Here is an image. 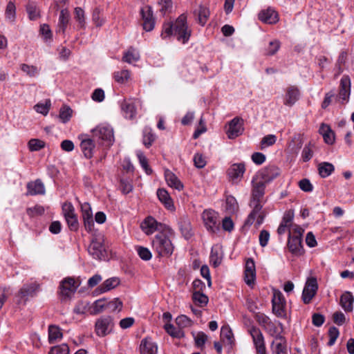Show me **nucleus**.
<instances>
[{
    "instance_id": "57",
    "label": "nucleus",
    "mask_w": 354,
    "mask_h": 354,
    "mask_svg": "<svg viewBox=\"0 0 354 354\" xmlns=\"http://www.w3.org/2000/svg\"><path fill=\"white\" fill-rule=\"evenodd\" d=\"M256 321L263 328L266 327L272 321L263 313H258L254 316Z\"/></svg>"
},
{
    "instance_id": "20",
    "label": "nucleus",
    "mask_w": 354,
    "mask_h": 354,
    "mask_svg": "<svg viewBox=\"0 0 354 354\" xmlns=\"http://www.w3.org/2000/svg\"><path fill=\"white\" fill-rule=\"evenodd\" d=\"M259 19L270 24H276L279 20L277 12L271 8L261 10L259 14Z\"/></svg>"
},
{
    "instance_id": "32",
    "label": "nucleus",
    "mask_w": 354,
    "mask_h": 354,
    "mask_svg": "<svg viewBox=\"0 0 354 354\" xmlns=\"http://www.w3.org/2000/svg\"><path fill=\"white\" fill-rule=\"evenodd\" d=\"M38 286L35 283L26 284L19 291L18 296L26 300L28 297H33L36 295Z\"/></svg>"
},
{
    "instance_id": "61",
    "label": "nucleus",
    "mask_w": 354,
    "mask_h": 354,
    "mask_svg": "<svg viewBox=\"0 0 354 354\" xmlns=\"http://www.w3.org/2000/svg\"><path fill=\"white\" fill-rule=\"evenodd\" d=\"M107 309H110L111 311L118 310H121L122 307V302L118 299L115 298L112 301H107Z\"/></svg>"
},
{
    "instance_id": "1",
    "label": "nucleus",
    "mask_w": 354,
    "mask_h": 354,
    "mask_svg": "<svg viewBox=\"0 0 354 354\" xmlns=\"http://www.w3.org/2000/svg\"><path fill=\"white\" fill-rule=\"evenodd\" d=\"M279 169L274 166L265 168L261 172V179L258 176L252 180V199L250 205L252 207L245 225H252L256 221V225L260 226L264 220L266 213L262 210V200L265 194L266 183L279 176Z\"/></svg>"
},
{
    "instance_id": "52",
    "label": "nucleus",
    "mask_w": 354,
    "mask_h": 354,
    "mask_svg": "<svg viewBox=\"0 0 354 354\" xmlns=\"http://www.w3.org/2000/svg\"><path fill=\"white\" fill-rule=\"evenodd\" d=\"M50 106H51L50 100H46V102L44 104L38 103L34 106V108L37 112L46 115L48 114V113L50 110Z\"/></svg>"
},
{
    "instance_id": "43",
    "label": "nucleus",
    "mask_w": 354,
    "mask_h": 354,
    "mask_svg": "<svg viewBox=\"0 0 354 354\" xmlns=\"http://www.w3.org/2000/svg\"><path fill=\"white\" fill-rule=\"evenodd\" d=\"M73 111L68 106H64L60 109L59 118L63 123L68 122L72 116Z\"/></svg>"
},
{
    "instance_id": "31",
    "label": "nucleus",
    "mask_w": 354,
    "mask_h": 354,
    "mask_svg": "<svg viewBox=\"0 0 354 354\" xmlns=\"http://www.w3.org/2000/svg\"><path fill=\"white\" fill-rule=\"evenodd\" d=\"M354 297L350 292H345L340 297V305L346 312L353 310Z\"/></svg>"
},
{
    "instance_id": "27",
    "label": "nucleus",
    "mask_w": 354,
    "mask_h": 354,
    "mask_svg": "<svg viewBox=\"0 0 354 354\" xmlns=\"http://www.w3.org/2000/svg\"><path fill=\"white\" fill-rule=\"evenodd\" d=\"M319 132L322 135L324 140L326 144L333 145L335 142V133L328 124L322 123Z\"/></svg>"
},
{
    "instance_id": "16",
    "label": "nucleus",
    "mask_w": 354,
    "mask_h": 354,
    "mask_svg": "<svg viewBox=\"0 0 354 354\" xmlns=\"http://www.w3.org/2000/svg\"><path fill=\"white\" fill-rule=\"evenodd\" d=\"M141 15L143 19V28L146 31H151L153 29L155 21L153 17V11L150 6H146L141 9Z\"/></svg>"
},
{
    "instance_id": "22",
    "label": "nucleus",
    "mask_w": 354,
    "mask_h": 354,
    "mask_svg": "<svg viewBox=\"0 0 354 354\" xmlns=\"http://www.w3.org/2000/svg\"><path fill=\"white\" fill-rule=\"evenodd\" d=\"M140 350L141 354H156L158 346L151 338L146 337L141 341Z\"/></svg>"
},
{
    "instance_id": "50",
    "label": "nucleus",
    "mask_w": 354,
    "mask_h": 354,
    "mask_svg": "<svg viewBox=\"0 0 354 354\" xmlns=\"http://www.w3.org/2000/svg\"><path fill=\"white\" fill-rule=\"evenodd\" d=\"M65 219L70 230L77 231L78 230L79 223L75 214L66 216Z\"/></svg>"
},
{
    "instance_id": "4",
    "label": "nucleus",
    "mask_w": 354,
    "mask_h": 354,
    "mask_svg": "<svg viewBox=\"0 0 354 354\" xmlns=\"http://www.w3.org/2000/svg\"><path fill=\"white\" fill-rule=\"evenodd\" d=\"M152 246L158 254L162 257L171 255L174 248L171 240L162 232L154 236L152 241Z\"/></svg>"
},
{
    "instance_id": "2",
    "label": "nucleus",
    "mask_w": 354,
    "mask_h": 354,
    "mask_svg": "<svg viewBox=\"0 0 354 354\" xmlns=\"http://www.w3.org/2000/svg\"><path fill=\"white\" fill-rule=\"evenodd\" d=\"M191 34L192 30L188 28L187 23V16L182 14L176 19L174 23L163 24L161 36L165 39L174 35L179 41L186 44L189 41Z\"/></svg>"
},
{
    "instance_id": "49",
    "label": "nucleus",
    "mask_w": 354,
    "mask_h": 354,
    "mask_svg": "<svg viewBox=\"0 0 354 354\" xmlns=\"http://www.w3.org/2000/svg\"><path fill=\"white\" fill-rule=\"evenodd\" d=\"M176 323L181 328L189 327L192 325V321L186 315H181L176 317Z\"/></svg>"
},
{
    "instance_id": "37",
    "label": "nucleus",
    "mask_w": 354,
    "mask_h": 354,
    "mask_svg": "<svg viewBox=\"0 0 354 354\" xmlns=\"http://www.w3.org/2000/svg\"><path fill=\"white\" fill-rule=\"evenodd\" d=\"M140 59V54L134 48L130 47L122 57V60L129 64L137 62Z\"/></svg>"
},
{
    "instance_id": "17",
    "label": "nucleus",
    "mask_w": 354,
    "mask_h": 354,
    "mask_svg": "<svg viewBox=\"0 0 354 354\" xmlns=\"http://www.w3.org/2000/svg\"><path fill=\"white\" fill-rule=\"evenodd\" d=\"M245 282L248 286L254 284L256 279V268L254 261L252 258L247 259L245 267Z\"/></svg>"
},
{
    "instance_id": "47",
    "label": "nucleus",
    "mask_w": 354,
    "mask_h": 354,
    "mask_svg": "<svg viewBox=\"0 0 354 354\" xmlns=\"http://www.w3.org/2000/svg\"><path fill=\"white\" fill-rule=\"evenodd\" d=\"M130 77V72L128 70H122L114 73L115 80L120 83H125Z\"/></svg>"
},
{
    "instance_id": "36",
    "label": "nucleus",
    "mask_w": 354,
    "mask_h": 354,
    "mask_svg": "<svg viewBox=\"0 0 354 354\" xmlns=\"http://www.w3.org/2000/svg\"><path fill=\"white\" fill-rule=\"evenodd\" d=\"M62 333L59 327L55 325H50L48 327V342L53 344L57 339L62 338Z\"/></svg>"
},
{
    "instance_id": "6",
    "label": "nucleus",
    "mask_w": 354,
    "mask_h": 354,
    "mask_svg": "<svg viewBox=\"0 0 354 354\" xmlns=\"http://www.w3.org/2000/svg\"><path fill=\"white\" fill-rule=\"evenodd\" d=\"M88 253L95 259H103L106 256L104 245V236L101 234H93L91 243L88 247Z\"/></svg>"
},
{
    "instance_id": "56",
    "label": "nucleus",
    "mask_w": 354,
    "mask_h": 354,
    "mask_svg": "<svg viewBox=\"0 0 354 354\" xmlns=\"http://www.w3.org/2000/svg\"><path fill=\"white\" fill-rule=\"evenodd\" d=\"M339 330L335 327V326H332L329 328L328 330V336H329V341L328 342V346H333L337 338L339 336Z\"/></svg>"
},
{
    "instance_id": "54",
    "label": "nucleus",
    "mask_w": 354,
    "mask_h": 354,
    "mask_svg": "<svg viewBox=\"0 0 354 354\" xmlns=\"http://www.w3.org/2000/svg\"><path fill=\"white\" fill-rule=\"evenodd\" d=\"M279 48L280 42L278 40L272 41L266 48V54L267 55H273L279 50Z\"/></svg>"
},
{
    "instance_id": "5",
    "label": "nucleus",
    "mask_w": 354,
    "mask_h": 354,
    "mask_svg": "<svg viewBox=\"0 0 354 354\" xmlns=\"http://www.w3.org/2000/svg\"><path fill=\"white\" fill-rule=\"evenodd\" d=\"M93 138L100 144L110 147L114 141L113 131L107 126L99 125L92 131Z\"/></svg>"
},
{
    "instance_id": "41",
    "label": "nucleus",
    "mask_w": 354,
    "mask_h": 354,
    "mask_svg": "<svg viewBox=\"0 0 354 354\" xmlns=\"http://www.w3.org/2000/svg\"><path fill=\"white\" fill-rule=\"evenodd\" d=\"M209 16V10L207 8L200 6L198 10V22L202 26H205Z\"/></svg>"
},
{
    "instance_id": "45",
    "label": "nucleus",
    "mask_w": 354,
    "mask_h": 354,
    "mask_svg": "<svg viewBox=\"0 0 354 354\" xmlns=\"http://www.w3.org/2000/svg\"><path fill=\"white\" fill-rule=\"evenodd\" d=\"M20 68L24 73L30 77H35L39 73L38 68L33 65L21 64L20 65Z\"/></svg>"
},
{
    "instance_id": "58",
    "label": "nucleus",
    "mask_w": 354,
    "mask_h": 354,
    "mask_svg": "<svg viewBox=\"0 0 354 354\" xmlns=\"http://www.w3.org/2000/svg\"><path fill=\"white\" fill-rule=\"evenodd\" d=\"M277 140V138L274 135H268L263 137L261 141V148L263 149L266 147L273 145Z\"/></svg>"
},
{
    "instance_id": "3",
    "label": "nucleus",
    "mask_w": 354,
    "mask_h": 354,
    "mask_svg": "<svg viewBox=\"0 0 354 354\" xmlns=\"http://www.w3.org/2000/svg\"><path fill=\"white\" fill-rule=\"evenodd\" d=\"M304 230L298 225H295L289 230L288 247L290 252L295 256H301L304 253L302 245V235Z\"/></svg>"
},
{
    "instance_id": "18",
    "label": "nucleus",
    "mask_w": 354,
    "mask_h": 354,
    "mask_svg": "<svg viewBox=\"0 0 354 354\" xmlns=\"http://www.w3.org/2000/svg\"><path fill=\"white\" fill-rule=\"evenodd\" d=\"M27 195L35 196L45 194V187L40 179L30 181L27 184Z\"/></svg>"
},
{
    "instance_id": "9",
    "label": "nucleus",
    "mask_w": 354,
    "mask_h": 354,
    "mask_svg": "<svg viewBox=\"0 0 354 354\" xmlns=\"http://www.w3.org/2000/svg\"><path fill=\"white\" fill-rule=\"evenodd\" d=\"M318 284L315 277L307 279L302 292V300L304 304H309L317 293Z\"/></svg>"
},
{
    "instance_id": "33",
    "label": "nucleus",
    "mask_w": 354,
    "mask_h": 354,
    "mask_svg": "<svg viewBox=\"0 0 354 354\" xmlns=\"http://www.w3.org/2000/svg\"><path fill=\"white\" fill-rule=\"evenodd\" d=\"M157 196L161 203L169 209H174V204L171 198L167 191L165 189H158Z\"/></svg>"
},
{
    "instance_id": "7",
    "label": "nucleus",
    "mask_w": 354,
    "mask_h": 354,
    "mask_svg": "<svg viewBox=\"0 0 354 354\" xmlns=\"http://www.w3.org/2000/svg\"><path fill=\"white\" fill-rule=\"evenodd\" d=\"M114 327L113 319L109 315L98 318L95 324V332L99 337H104L110 334Z\"/></svg>"
},
{
    "instance_id": "64",
    "label": "nucleus",
    "mask_w": 354,
    "mask_h": 354,
    "mask_svg": "<svg viewBox=\"0 0 354 354\" xmlns=\"http://www.w3.org/2000/svg\"><path fill=\"white\" fill-rule=\"evenodd\" d=\"M299 188L306 192H312L313 189V186L311 184L310 181L307 178H304L299 182Z\"/></svg>"
},
{
    "instance_id": "12",
    "label": "nucleus",
    "mask_w": 354,
    "mask_h": 354,
    "mask_svg": "<svg viewBox=\"0 0 354 354\" xmlns=\"http://www.w3.org/2000/svg\"><path fill=\"white\" fill-rule=\"evenodd\" d=\"M272 303L273 313L279 317H284L286 315V301L281 292L278 291L274 292Z\"/></svg>"
},
{
    "instance_id": "13",
    "label": "nucleus",
    "mask_w": 354,
    "mask_h": 354,
    "mask_svg": "<svg viewBox=\"0 0 354 354\" xmlns=\"http://www.w3.org/2000/svg\"><path fill=\"white\" fill-rule=\"evenodd\" d=\"M142 230L147 234V235L153 234L155 231L158 230H167L170 232V229L169 227H163L161 223H158L153 217L148 216L145 221L141 223L140 225Z\"/></svg>"
},
{
    "instance_id": "34",
    "label": "nucleus",
    "mask_w": 354,
    "mask_h": 354,
    "mask_svg": "<svg viewBox=\"0 0 354 354\" xmlns=\"http://www.w3.org/2000/svg\"><path fill=\"white\" fill-rule=\"evenodd\" d=\"M178 225L183 236L186 239H189L192 235L189 220L187 218H181L178 222Z\"/></svg>"
},
{
    "instance_id": "48",
    "label": "nucleus",
    "mask_w": 354,
    "mask_h": 354,
    "mask_svg": "<svg viewBox=\"0 0 354 354\" xmlns=\"http://www.w3.org/2000/svg\"><path fill=\"white\" fill-rule=\"evenodd\" d=\"M164 328L167 333L173 337L179 338L183 335V330L180 328H176L171 324H166Z\"/></svg>"
},
{
    "instance_id": "28",
    "label": "nucleus",
    "mask_w": 354,
    "mask_h": 354,
    "mask_svg": "<svg viewBox=\"0 0 354 354\" xmlns=\"http://www.w3.org/2000/svg\"><path fill=\"white\" fill-rule=\"evenodd\" d=\"M121 109L126 118L133 119L135 118L136 109L134 103L131 100H124L121 104Z\"/></svg>"
},
{
    "instance_id": "55",
    "label": "nucleus",
    "mask_w": 354,
    "mask_h": 354,
    "mask_svg": "<svg viewBox=\"0 0 354 354\" xmlns=\"http://www.w3.org/2000/svg\"><path fill=\"white\" fill-rule=\"evenodd\" d=\"M44 208L41 205H35L33 207H28L26 209V213L30 217H34L39 215H42L44 213Z\"/></svg>"
},
{
    "instance_id": "40",
    "label": "nucleus",
    "mask_w": 354,
    "mask_h": 354,
    "mask_svg": "<svg viewBox=\"0 0 354 354\" xmlns=\"http://www.w3.org/2000/svg\"><path fill=\"white\" fill-rule=\"evenodd\" d=\"M192 299L194 304L200 307L205 306L209 301L208 297L203 292H193Z\"/></svg>"
},
{
    "instance_id": "10",
    "label": "nucleus",
    "mask_w": 354,
    "mask_h": 354,
    "mask_svg": "<svg viewBox=\"0 0 354 354\" xmlns=\"http://www.w3.org/2000/svg\"><path fill=\"white\" fill-rule=\"evenodd\" d=\"M77 286L72 277H67L62 280L59 285V294L62 299H70L71 296L76 292Z\"/></svg>"
},
{
    "instance_id": "29",
    "label": "nucleus",
    "mask_w": 354,
    "mask_h": 354,
    "mask_svg": "<svg viewBox=\"0 0 354 354\" xmlns=\"http://www.w3.org/2000/svg\"><path fill=\"white\" fill-rule=\"evenodd\" d=\"M299 97V91L294 86H290L287 89L284 104L288 106H292Z\"/></svg>"
},
{
    "instance_id": "8",
    "label": "nucleus",
    "mask_w": 354,
    "mask_h": 354,
    "mask_svg": "<svg viewBox=\"0 0 354 354\" xmlns=\"http://www.w3.org/2000/svg\"><path fill=\"white\" fill-rule=\"evenodd\" d=\"M202 218L205 225L209 231L215 233L219 230L218 214L215 211L212 209L205 210L202 214Z\"/></svg>"
},
{
    "instance_id": "21",
    "label": "nucleus",
    "mask_w": 354,
    "mask_h": 354,
    "mask_svg": "<svg viewBox=\"0 0 354 354\" xmlns=\"http://www.w3.org/2000/svg\"><path fill=\"white\" fill-rule=\"evenodd\" d=\"M221 341L223 344L229 346L230 348L232 347L234 343V338L233 333L229 326H223L221 330Z\"/></svg>"
},
{
    "instance_id": "53",
    "label": "nucleus",
    "mask_w": 354,
    "mask_h": 354,
    "mask_svg": "<svg viewBox=\"0 0 354 354\" xmlns=\"http://www.w3.org/2000/svg\"><path fill=\"white\" fill-rule=\"evenodd\" d=\"M69 347L66 344L53 346L50 348L49 354H69Z\"/></svg>"
},
{
    "instance_id": "24",
    "label": "nucleus",
    "mask_w": 354,
    "mask_h": 354,
    "mask_svg": "<svg viewBox=\"0 0 354 354\" xmlns=\"http://www.w3.org/2000/svg\"><path fill=\"white\" fill-rule=\"evenodd\" d=\"M248 331L252 338L255 348L265 345L263 335L259 328L252 326L248 328Z\"/></svg>"
},
{
    "instance_id": "39",
    "label": "nucleus",
    "mask_w": 354,
    "mask_h": 354,
    "mask_svg": "<svg viewBox=\"0 0 354 354\" xmlns=\"http://www.w3.org/2000/svg\"><path fill=\"white\" fill-rule=\"evenodd\" d=\"M239 209L236 198L232 196H227L225 201V209L229 214H234Z\"/></svg>"
},
{
    "instance_id": "59",
    "label": "nucleus",
    "mask_w": 354,
    "mask_h": 354,
    "mask_svg": "<svg viewBox=\"0 0 354 354\" xmlns=\"http://www.w3.org/2000/svg\"><path fill=\"white\" fill-rule=\"evenodd\" d=\"M138 157L140 161V163L143 168V169L145 171L146 174L149 175L152 173V169L149 167L147 162V158L143 155L142 153L139 152L138 153Z\"/></svg>"
},
{
    "instance_id": "23",
    "label": "nucleus",
    "mask_w": 354,
    "mask_h": 354,
    "mask_svg": "<svg viewBox=\"0 0 354 354\" xmlns=\"http://www.w3.org/2000/svg\"><path fill=\"white\" fill-rule=\"evenodd\" d=\"M95 141L93 138H85L80 143L82 151L84 156L88 159L91 158L93 156L95 148Z\"/></svg>"
},
{
    "instance_id": "30",
    "label": "nucleus",
    "mask_w": 354,
    "mask_h": 354,
    "mask_svg": "<svg viewBox=\"0 0 354 354\" xmlns=\"http://www.w3.org/2000/svg\"><path fill=\"white\" fill-rule=\"evenodd\" d=\"M165 178L167 185L169 187H174L178 190L183 189V185L181 183L180 180L173 172H171L169 169L165 170Z\"/></svg>"
},
{
    "instance_id": "14",
    "label": "nucleus",
    "mask_w": 354,
    "mask_h": 354,
    "mask_svg": "<svg viewBox=\"0 0 354 354\" xmlns=\"http://www.w3.org/2000/svg\"><path fill=\"white\" fill-rule=\"evenodd\" d=\"M245 171V164L243 162H240L232 165L227 169V174L230 180L236 183L243 178Z\"/></svg>"
},
{
    "instance_id": "63",
    "label": "nucleus",
    "mask_w": 354,
    "mask_h": 354,
    "mask_svg": "<svg viewBox=\"0 0 354 354\" xmlns=\"http://www.w3.org/2000/svg\"><path fill=\"white\" fill-rule=\"evenodd\" d=\"M15 10H16V8H15V4L10 1L7 6H6V17L11 20V21H13L15 18Z\"/></svg>"
},
{
    "instance_id": "19",
    "label": "nucleus",
    "mask_w": 354,
    "mask_h": 354,
    "mask_svg": "<svg viewBox=\"0 0 354 354\" xmlns=\"http://www.w3.org/2000/svg\"><path fill=\"white\" fill-rule=\"evenodd\" d=\"M271 348L273 354H287L286 340L283 337L277 335L272 342Z\"/></svg>"
},
{
    "instance_id": "46",
    "label": "nucleus",
    "mask_w": 354,
    "mask_h": 354,
    "mask_svg": "<svg viewBox=\"0 0 354 354\" xmlns=\"http://www.w3.org/2000/svg\"><path fill=\"white\" fill-rule=\"evenodd\" d=\"M107 301L106 299H100L95 301L93 304V314H98L107 309Z\"/></svg>"
},
{
    "instance_id": "42",
    "label": "nucleus",
    "mask_w": 354,
    "mask_h": 354,
    "mask_svg": "<svg viewBox=\"0 0 354 354\" xmlns=\"http://www.w3.org/2000/svg\"><path fill=\"white\" fill-rule=\"evenodd\" d=\"M26 11L28 14L30 19L31 20H36L40 16L39 10L37 8L36 3L34 2H28V3L26 5Z\"/></svg>"
},
{
    "instance_id": "25",
    "label": "nucleus",
    "mask_w": 354,
    "mask_h": 354,
    "mask_svg": "<svg viewBox=\"0 0 354 354\" xmlns=\"http://www.w3.org/2000/svg\"><path fill=\"white\" fill-rule=\"evenodd\" d=\"M223 251L221 247L218 245L212 246L210 253V263L214 268H217L222 262Z\"/></svg>"
},
{
    "instance_id": "38",
    "label": "nucleus",
    "mask_w": 354,
    "mask_h": 354,
    "mask_svg": "<svg viewBox=\"0 0 354 354\" xmlns=\"http://www.w3.org/2000/svg\"><path fill=\"white\" fill-rule=\"evenodd\" d=\"M335 168L333 164L329 162H322L318 165L319 174L322 178H326L331 174Z\"/></svg>"
},
{
    "instance_id": "60",
    "label": "nucleus",
    "mask_w": 354,
    "mask_h": 354,
    "mask_svg": "<svg viewBox=\"0 0 354 354\" xmlns=\"http://www.w3.org/2000/svg\"><path fill=\"white\" fill-rule=\"evenodd\" d=\"M194 162L195 167L199 169L203 168L207 164L205 158H204L203 154L199 153H197L194 155Z\"/></svg>"
},
{
    "instance_id": "26",
    "label": "nucleus",
    "mask_w": 354,
    "mask_h": 354,
    "mask_svg": "<svg viewBox=\"0 0 354 354\" xmlns=\"http://www.w3.org/2000/svg\"><path fill=\"white\" fill-rule=\"evenodd\" d=\"M70 13L67 9H62L59 17L57 32L64 34L66 28L69 23Z\"/></svg>"
},
{
    "instance_id": "51",
    "label": "nucleus",
    "mask_w": 354,
    "mask_h": 354,
    "mask_svg": "<svg viewBox=\"0 0 354 354\" xmlns=\"http://www.w3.org/2000/svg\"><path fill=\"white\" fill-rule=\"evenodd\" d=\"M75 19L78 22L80 27L81 28H84L86 21L84 11L82 8L80 7H77L75 8Z\"/></svg>"
},
{
    "instance_id": "35",
    "label": "nucleus",
    "mask_w": 354,
    "mask_h": 354,
    "mask_svg": "<svg viewBox=\"0 0 354 354\" xmlns=\"http://www.w3.org/2000/svg\"><path fill=\"white\" fill-rule=\"evenodd\" d=\"M120 284V280L118 278L113 277L104 281L97 288L100 293L107 292Z\"/></svg>"
},
{
    "instance_id": "11",
    "label": "nucleus",
    "mask_w": 354,
    "mask_h": 354,
    "mask_svg": "<svg viewBox=\"0 0 354 354\" xmlns=\"http://www.w3.org/2000/svg\"><path fill=\"white\" fill-rule=\"evenodd\" d=\"M351 93V80L348 75H344L340 80L339 93L335 96V102L344 104L348 100Z\"/></svg>"
},
{
    "instance_id": "44",
    "label": "nucleus",
    "mask_w": 354,
    "mask_h": 354,
    "mask_svg": "<svg viewBox=\"0 0 354 354\" xmlns=\"http://www.w3.org/2000/svg\"><path fill=\"white\" fill-rule=\"evenodd\" d=\"M30 151H37L44 148L45 142L39 139L32 138L28 143Z\"/></svg>"
},
{
    "instance_id": "62",
    "label": "nucleus",
    "mask_w": 354,
    "mask_h": 354,
    "mask_svg": "<svg viewBox=\"0 0 354 354\" xmlns=\"http://www.w3.org/2000/svg\"><path fill=\"white\" fill-rule=\"evenodd\" d=\"M137 252L139 257L145 261H148L151 258V253L149 250L147 248L139 246L137 248Z\"/></svg>"
},
{
    "instance_id": "15",
    "label": "nucleus",
    "mask_w": 354,
    "mask_h": 354,
    "mask_svg": "<svg viewBox=\"0 0 354 354\" xmlns=\"http://www.w3.org/2000/svg\"><path fill=\"white\" fill-rule=\"evenodd\" d=\"M243 120L239 118H234L229 123V129L227 131V136L230 139H234L241 135L243 132Z\"/></svg>"
}]
</instances>
